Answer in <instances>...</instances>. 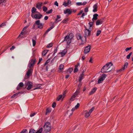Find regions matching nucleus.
<instances>
[{"instance_id":"16","label":"nucleus","mask_w":133,"mask_h":133,"mask_svg":"<svg viewBox=\"0 0 133 133\" xmlns=\"http://www.w3.org/2000/svg\"><path fill=\"white\" fill-rule=\"evenodd\" d=\"M32 69L31 68H30L27 71L26 73V75L28 77L30 76V75L32 74Z\"/></svg>"},{"instance_id":"58","label":"nucleus","mask_w":133,"mask_h":133,"mask_svg":"<svg viewBox=\"0 0 133 133\" xmlns=\"http://www.w3.org/2000/svg\"><path fill=\"white\" fill-rule=\"evenodd\" d=\"M88 11V8H85L84 10V11H85V12H87Z\"/></svg>"},{"instance_id":"15","label":"nucleus","mask_w":133,"mask_h":133,"mask_svg":"<svg viewBox=\"0 0 133 133\" xmlns=\"http://www.w3.org/2000/svg\"><path fill=\"white\" fill-rule=\"evenodd\" d=\"M79 93V92L78 91H77L70 98V100L71 101H74V98L77 95V94Z\"/></svg>"},{"instance_id":"39","label":"nucleus","mask_w":133,"mask_h":133,"mask_svg":"<svg viewBox=\"0 0 133 133\" xmlns=\"http://www.w3.org/2000/svg\"><path fill=\"white\" fill-rule=\"evenodd\" d=\"M32 42L33 46H34L36 45V41L35 40L32 39Z\"/></svg>"},{"instance_id":"44","label":"nucleus","mask_w":133,"mask_h":133,"mask_svg":"<svg viewBox=\"0 0 133 133\" xmlns=\"http://www.w3.org/2000/svg\"><path fill=\"white\" fill-rule=\"evenodd\" d=\"M68 21V19L67 18H66L65 19H64L62 21V22L64 23H66Z\"/></svg>"},{"instance_id":"29","label":"nucleus","mask_w":133,"mask_h":133,"mask_svg":"<svg viewBox=\"0 0 133 133\" xmlns=\"http://www.w3.org/2000/svg\"><path fill=\"white\" fill-rule=\"evenodd\" d=\"M84 76V75L83 73H82L80 75L79 77V81L81 82V80L83 79V77Z\"/></svg>"},{"instance_id":"45","label":"nucleus","mask_w":133,"mask_h":133,"mask_svg":"<svg viewBox=\"0 0 133 133\" xmlns=\"http://www.w3.org/2000/svg\"><path fill=\"white\" fill-rule=\"evenodd\" d=\"M63 5L65 7L68 6V4H67V2H66L65 1L63 2Z\"/></svg>"},{"instance_id":"28","label":"nucleus","mask_w":133,"mask_h":133,"mask_svg":"<svg viewBox=\"0 0 133 133\" xmlns=\"http://www.w3.org/2000/svg\"><path fill=\"white\" fill-rule=\"evenodd\" d=\"M94 9L93 11L94 12H96L97 11V6L96 4L95 5L93 6Z\"/></svg>"},{"instance_id":"57","label":"nucleus","mask_w":133,"mask_h":133,"mask_svg":"<svg viewBox=\"0 0 133 133\" xmlns=\"http://www.w3.org/2000/svg\"><path fill=\"white\" fill-rule=\"evenodd\" d=\"M54 4L55 5H56L57 6H58V3L57 2V1H56L55 2Z\"/></svg>"},{"instance_id":"17","label":"nucleus","mask_w":133,"mask_h":133,"mask_svg":"<svg viewBox=\"0 0 133 133\" xmlns=\"http://www.w3.org/2000/svg\"><path fill=\"white\" fill-rule=\"evenodd\" d=\"M64 13L65 14H67L68 15H70L71 13V11L69 9H67L66 10H64Z\"/></svg>"},{"instance_id":"47","label":"nucleus","mask_w":133,"mask_h":133,"mask_svg":"<svg viewBox=\"0 0 133 133\" xmlns=\"http://www.w3.org/2000/svg\"><path fill=\"white\" fill-rule=\"evenodd\" d=\"M52 9H51L50 10H48V11H47L46 12V13L47 14H50V13H51L52 12Z\"/></svg>"},{"instance_id":"41","label":"nucleus","mask_w":133,"mask_h":133,"mask_svg":"<svg viewBox=\"0 0 133 133\" xmlns=\"http://www.w3.org/2000/svg\"><path fill=\"white\" fill-rule=\"evenodd\" d=\"M48 9L47 7L45 6H43V10L44 12H46L47 10Z\"/></svg>"},{"instance_id":"51","label":"nucleus","mask_w":133,"mask_h":133,"mask_svg":"<svg viewBox=\"0 0 133 133\" xmlns=\"http://www.w3.org/2000/svg\"><path fill=\"white\" fill-rule=\"evenodd\" d=\"M27 131V130L26 129H24L21 132V133H26Z\"/></svg>"},{"instance_id":"18","label":"nucleus","mask_w":133,"mask_h":133,"mask_svg":"<svg viewBox=\"0 0 133 133\" xmlns=\"http://www.w3.org/2000/svg\"><path fill=\"white\" fill-rule=\"evenodd\" d=\"M67 51V49H64L62 52H60L59 54H61V57H63L65 55Z\"/></svg>"},{"instance_id":"23","label":"nucleus","mask_w":133,"mask_h":133,"mask_svg":"<svg viewBox=\"0 0 133 133\" xmlns=\"http://www.w3.org/2000/svg\"><path fill=\"white\" fill-rule=\"evenodd\" d=\"M61 16L60 15H57V18L55 19V23H57L58 22L61 21V20L60 19L59 20H58V19L61 18Z\"/></svg>"},{"instance_id":"21","label":"nucleus","mask_w":133,"mask_h":133,"mask_svg":"<svg viewBox=\"0 0 133 133\" xmlns=\"http://www.w3.org/2000/svg\"><path fill=\"white\" fill-rule=\"evenodd\" d=\"M98 16V15L97 14H95L94 15L92 19L93 21L94 20H96L97 19V17Z\"/></svg>"},{"instance_id":"49","label":"nucleus","mask_w":133,"mask_h":133,"mask_svg":"<svg viewBox=\"0 0 133 133\" xmlns=\"http://www.w3.org/2000/svg\"><path fill=\"white\" fill-rule=\"evenodd\" d=\"M50 61V59H48L46 62H45L44 65V66H45V65H46V64H47Z\"/></svg>"},{"instance_id":"32","label":"nucleus","mask_w":133,"mask_h":133,"mask_svg":"<svg viewBox=\"0 0 133 133\" xmlns=\"http://www.w3.org/2000/svg\"><path fill=\"white\" fill-rule=\"evenodd\" d=\"M93 22H90L89 24V29L91 30V28L92 26L93 25Z\"/></svg>"},{"instance_id":"63","label":"nucleus","mask_w":133,"mask_h":133,"mask_svg":"<svg viewBox=\"0 0 133 133\" xmlns=\"http://www.w3.org/2000/svg\"><path fill=\"white\" fill-rule=\"evenodd\" d=\"M57 49H55L54 51V53L53 54L54 55L55 53L57 52Z\"/></svg>"},{"instance_id":"64","label":"nucleus","mask_w":133,"mask_h":133,"mask_svg":"<svg viewBox=\"0 0 133 133\" xmlns=\"http://www.w3.org/2000/svg\"><path fill=\"white\" fill-rule=\"evenodd\" d=\"M83 12L82 10H81L80 11L78 14V15H81Z\"/></svg>"},{"instance_id":"50","label":"nucleus","mask_w":133,"mask_h":133,"mask_svg":"<svg viewBox=\"0 0 133 133\" xmlns=\"http://www.w3.org/2000/svg\"><path fill=\"white\" fill-rule=\"evenodd\" d=\"M76 4L77 5L80 6L82 5V3L81 2H77L76 3Z\"/></svg>"},{"instance_id":"3","label":"nucleus","mask_w":133,"mask_h":133,"mask_svg":"<svg viewBox=\"0 0 133 133\" xmlns=\"http://www.w3.org/2000/svg\"><path fill=\"white\" fill-rule=\"evenodd\" d=\"M44 131L48 132L50 131L51 130L50 123L48 122H46L43 127Z\"/></svg>"},{"instance_id":"61","label":"nucleus","mask_w":133,"mask_h":133,"mask_svg":"<svg viewBox=\"0 0 133 133\" xmlns=\"http://www.w3.org/2000/svg\"><path fill=\"white\" fill-rule=\"evenodd\" d=\"M42 60V58H39V61L38 63V64L40 63V62Z\"/></svg>"},{"instance_id":"59","label":"nucleus","mask_w":133,"mask_h":133,"mask_svg":"<svg viewBox=\"0 0 133 133\" xmlns=\"http://www.w3.org/2000/svg\"><path fill=\"white\" fill-rule=\"evenodd\" d=\"M36 113L35 112V113H33L32 114H31L30 115V116H34V115H35V114H36Z\"/></svg>"},{"instance_id":"48","label":"nucleus","mask_w":133,"mask_h":133,"mask_svg":"<svg viewBox=\"0 0 133 133\" xmlns=\"http://www.w3.org/2000/svg\"><path fill=\"white\" fill-rule=\"evenodd\" d=\"M77 38L78 39H81V36L80 34H79L77 36Z\"/></svg>"},{"instance_id":"54","label":"nucleus","mask_w":133,"mask_h":133,"mask_svg":"<svg viewBox=\"0 0 133 133\" xmlns=\"http://www.w3.org/2000/svg\"><path fill=\"white\" fill-rule=\"evenodd\" d=\"M56 105V104L55 102H54L52 104V106L53 108H55Z\"/></svg>"},{"instance_id":"35","label":"nucleus","mask_w":133,"mask_h":133,"mask_svg":"<svg viewBox=\"0 0 133 133\" xmlns=\"http://www.w3.org/2000/svg\"><path fill=\"white\" fill-rule=\"evenodd\" d=\"M64 65L63 64H61L59 66V70H62L63 69Z\"/></svg>"},{"instance_id":"22","label":"nucleus","mask_w":133,"mask_h":133,"mask_svg":"<svg viewBox=\"0 0 133 133\" xmlns=\"http://www.w3.org/2000/svg\"><path fill=\"white\" fill-rule=\"evenodd\" d=\"M54 27V25H52V26L50 27L46 31L44 34L46 35V34L48 33L50 31L51 29H52Z\"/></svg>"},{"instance_id":"8","label":"nucleus","mask_w":133,"mask_h":133,"mask_svg":"<svg viewBox=\"0 0 133 133\" xmlns=\"http://www.w3.org/2000/svg\"><path fill=\"white\" fill-rule=\"evenodd\" d=\"M8 2V0H0V8L5 7Z\"/></svg>"},{"instance_id":"9","label":"nucleus","mask_w":133,"mask_h":133,"mask_svg":"<svg viewBox=\"0 0 133 133\" xmlns=\"http://www.w3.org/2000/svg\"><path fill=\"white\" fill-rule=\"evenodd\" d=\"M35 23L38 25V27L39 28L41 29L43 28V24L41 23H40L39 20H37L36 22Z\"/></svg>"},{"instance_id":"12","label":"nucleus","mask_w":133,"mask_h":133,"mask_svg":"<svg viewBox=\"0 0 133 133\" xmlns=\"http://www.w3.org/2000/svg\"><path fill=\"white\" fill-rule=\"evenodd\" d=\"M90 45H88L86 46L84 51V53L85 54H87L88 53L90 50Z\"/></svg>"},{"instance_id":"2","label":"nucleus","mask_w":133,"mask_h":133,"mask_svg":"<svg viewBox=\"0 0 133 133\" xmlns=\"http://www.w3.org/2000/svg\"><path fill=\"white\" fill-rule=\"evenodd\" d=\"M73 36V34L72 33H71L68 36L67 35L65 37L63 41H65L67 44L69 45L71 43Z\"/></svg>"},{"instance_id":"56","label":"nucleus","mask_w":133,"mask_h":133,"mask_svg":"<svg viewBox=\"0 0 133 133\" xmlns=\"http://www.w3.org/2000/svg\"><path fill=\"white\" fill-rule=\"evenodd\" d=\"M15 48V47L14 46H12V47L10 48V50L11 51L12 50H13Z\"/></svg>"},{"instance_id":"55","label":"nucleus","mask_w":133,"mask_h":133,"mask_svg":"<svg viewBox=\"0 0 133 133\" xmlns=\"http://www.w3.org/2000/svg\"><path fill=\"white\" fill-rule=\"evenodd\" d=\"M95 109L94 107H92V108L89 111V112H90V113H91L92 111L94 110Z\"/></svg>"},{"instance_id":"1","label":"nucleus","mask_w":133,"mask_h":133,"mask_svg":"<svg viewBox=\"0 0 133 133\" xmlns=\"http://www.w3.org/2000/svg\"><path fill=\"white\" fill-rule=\"evenodd\" d=\"M113 64L111 62L108 63L102 68V72H107L110 71L112 69Z\"/></svg>"},{"instance_id":"13","label":"nucleus","mask_w":133,"mask_h":133,"mask_svg":"<svg viewBox=\"0 0 133 133\" xmlns=\"http://www.w3.org/2000/svg\"><path fill=\"white\" fill-rule=\"evenodd\" d=\"M42 3L38 2L36 4V7L39 9H41V7L42 5Z\"/></svg>"},{"instance_id":"5","label":"nucleus","mask_w":133,"mask_h":133,"mask_svg":"<svg viewBox=\"0 0 133 133\" xmlns=\"http://www.w3.org/2000/svg\"><path fill=\"white\" fill-rule=\"evenodd\" d=\"M107 77V75L105 74H103L99 77V78L98 81V83L99 84L102 83Z\"/></svg>"},{"instance_id":"26","label":"nucleus","mask_w":133,"mask_h":133,"mask_svg":"<svg viewBox=\"0 0 133 133\" xmlns=\"http://www.w3.org/2000/svg\"><path fill=\"white\" fill-rule=\"evenodd\" d=\"M36 9L34 7H33L31 10V14H34L35 13H36Z\"/></svg>"},{"instance_id":"38","label":"nucleus","mask_w":133,"mask_h":133,"mask_svg":"<svg viewBox=\"0 0 133 133\" xmlns=\"http://www.w3.org/2000/svg\"><path fill=\"white\" fill-rule=\"evenodd\" d=\"M132 52H130L129 55H128L127 56V58L128 59H130L131 56L132 54Z\"/></svg>"},{"instance_id":"60","label":"nucleus","mask_w":133,"mask_h":133,"mask_svg":"<svg viewBox=\"0 0 133 133\" xmlns=\"http://www.w3.org/2000/svg\"><path fill=\"white\" fill-rule=\"evenodd\" d=\"M48 18V17L47 16H46L44 18V19L45 20H47Z\"/></svg>"},{"instance_id":"7","label":"nucleus","mask_w":133,"mask_h":133,"mask_svg":"<svg viewBox=\"0 0 133 133\" xmlns=\"http://www.w3.org/2000/svg\"><path fill=\"white\" fill-rule=\"evenodd\" d=\"M85 29L84 30L85 37H86L88 36H90L91 35V30H89L86 28L85 27Z\"/></svg>"},{"instance_id":"4","label":"nucleus","mask_w":133,"mask_h":133,"mask_svg":"<svg viewBox=\"0 0 133 133\" xmlns=\"http://www.w3.org/2000/svg\"><path fill=\"white\" fill-rule=\"evenodd\" d=\"M31 15L33 18L36 19H40L43 17L42 15L38 11L36 12V13L34 14H31Z\"/></svg>"},{"instance_id":"25","label":"nucleus","mask_w":133,"mask_h":133,"mask_svg":"<svg viewBox=\"0 0 133 133\" xmlns=\"http://www.w3.org/2000/svg\"><path fill=\"white\" fill-rule=\"evenodd\" d=\"M29 25L25 27L23 29L22 31L21 32L19 35V36H21L23 35V33H24L25 31H24V30H26V29H27V28H28V27L29 26Z\"/></svg>"},{"instance_id":"40","label":"nucleus","mask_w":133,"mask_h":133,"mask_svg":"<svg viewBox=\"0 0 133 133\" xmlns=\"http://www.w3.org/2000/svg\"><path fill=\"white\" fill-rule=\"evenodd\" d=\"M20 93V92H18L17 93H16V94H14V95H12L11 97V98H14L15 97H16V96H17L18 94H19Z\"/></svg>"},{"instance_id":"31","label":"nucleus","mask_w":133,"mask_h":133,"mask_svg":"<svg viewBox=\"0 0 133 133\" xmlns=\"http://www.w3.org/2000/svg\"><path fill=\"white\" fill-rule=\"evenodd\" d=\"M48 51V50H44L42 52V55L43 56H45V55L47 53Z\"/></svg>"},{"instance_id":"6","label":"nucleus","mask_w":133,"mask_h":133,"mask_svg":"<svg viewBox=\"0 0 133 133\" xmlns=\"http://www.w3.org/2000/svg\"><path fill=\"white\" fill-rule=\"evenodd\" d=\"M25 85L27 89L29 90L32 87V83L30 81H28L25 83Z\"/></svg>"},{"instance_id":"20","label":"nucleus","mask_w":133,"mask_h":133,"mask_svg":"<svg viewBox=\"0 0 133 133\" xmlns=\"http://www.w3.org/2000/svg\"><path fill=\"white\" fill-rule=\"evenodd\" d=\"M96 88H94L90 92L89 94V95H91L94 94L95 93V92L96 91Z\"/></svg>"},{"instance_id":"33","label":"nucleus","mask_w":133,"mask_h":133,"mask_svg":"<svg viewBox=\"0 0 133 133\" xmlns=\"http://www.w3.org/2000/svg\"><path fill=\"white\" fill-rule=\"evenodd\" d=\"M35 130L33 129H31L30 130L29 133H35Z\"/></svg>"},{"instance_id":"36","label":"nucleus","mask_w":133,"mask_h":133,"mask_svg":"<svg viewBox=\"0 0 133 133\" xmlns=\"http://www.w3.org/2000/svg\"><path fill=\"white\" fill-rule=\"evenodd\" d=\"M62 97V95H60L57 98V101H59L61 99Z\"/></svg>"},{"instance_id":"52","label":"nucleus","mask_w":133,"mask_h":133,"mask_svg":"<svg viewBox=\"0 0 133 133\" xmlns=\"http://www.w3.org/2000/svg\"><path fill=\"white\" fill-rule=\"evenodd\" d=\"M90 112H87V113H86V116H89L90 114Z\"/></svg>"},{"instance_id":"24","label":"nucleus","mask_w":133,"mask_h":133,"mask_svg":"<svg viewBox=\"0 0 133 133\" xmlns=\"http://www.w3.org/2000/svg\"><path fill=\"white\" fill-rule=\"evenodd\" d=\"M102 23V21L101 19H100L97 20L96 22V24L97 25L101 24Z\"/></svg>"},{"instance_id":"14","label":"nucleus","mask_w":133,"mask_h":133,"mask_svg":"<svg viewBox=\"0 0 133 133\" xmlns=\"http://www.w3.org/2000/svg\"><path fill=\"white\" fill-rule=\"evenodd\" d=\"M24 84L22 82H21L18 84L17 87V90H18L21 89L23 86Z\"/></svg>"},{"instance_id":"46","label":"nucleus","mask_w":133,"mask_h":133,"mask_svg":"<svg viewBox=\"0 0 133 133\" xmlns=\"http://www.w3.org/2000/svg\"><path fill=\"white\" fill-rule=\"evenodd\" d=\"M53 44L52 43H50L48 44L47 46V48H49L52 46Z\"/></svg>"},{"instance_id":"10","label":"nucleus","mask_w":133,"mask_h":133,"mask_svg":"<svg viewBox=\"0 0 133 133\" xmlns=\"http://www.w3.org/2000/svg\"><path fill=\"white\" fill-rule=\"evenodd\" d=\"M128 63L127 62L125 63L124 64V66L122 67V68L119 70H117V72H121L123 71L124 69L126 68L127 66Z\"/></svg>"},{"instance_id":"30","label":"nucleus","mask_w":133,"mask_h":133,"mask_svg":"<svg viewBox=\"0 0 133 133\" xmlns=\"http://www.w3.org/2000/svg\"><path fill=\"white\" fill-rule=\"evenodd\" d=\"M80 104L79 103H77V105L75 106L74 108H72V110L73 111H74L75 109H77L79 107V106Z\"/></svg>"},{"instance_id":"62","label":"nucleus","mask_w":133,"mask_h":133,"mask_svg":"<svg viewBox=\"0 0 133 133\" xmlns=\"http://www.w3.org/2000/svg\"><path fill=\"white\" fill-rule=\"evenodd\" d=\"M68 1L67 2V4L69 5V4H70L71 3V2L70 0H67Z\"/></svg>"},{"instance_id":"37","label":"nucleus","mask_w":133,"mask_h":133,"mask_svg":"<svg viewBox=\"0 0 133 133\" xmlns=\"http://www.w3.org/2000/svg\"><path fill=\"white\" fill-rule=\"evenodd\" d=\"M101 31L100 30H98L96 34V36H98L100 34H101Z\"/></svg>"},{"instance_id":"27","label":"nucleus","mask_w":133,"mask_h":133,"mask_svg":"<svg viewBox=\"0 0 133 133\" xmlns=\"http://www.w3.org/2000/svg\"><path fill=\"white\" fill-rule=\"evenodd\" d=\"M51 108H49L46 109V112L45 114L46 115L47 114L50 113L51 111Z\"/></svg>"},{"instance_id":"34","label":"nucleus","mask_w":133,"mask_h":133,"mask_svg":"<svg viewBox=\"0 0 133 133\" xmlns=\"http://www.w3.org/2000/svg\"><path fill=\"white\" fill-rule=\"evenodd\" d=\"M42 130L43 128H41L38 130L36 133H41L42 131Z\"/></svg>"},{"instance_id":"11","label":"nucleus","mask_w":133,"mask_h":133,"mask_svg":"<svg viewBox=\"0 0 133 133\" xmlns=\"http://www.w3.org/2000/svg\"><path fill=\"white\" fill-rule=\"evenodd\" d=\"M35 59H32L31 60L28 65V67L29 68H31V67L33 66L35 63Z\"/></svg>"},{"instance_id":"42","label":"nucleus","mask_w":133,"mask_h":133,"mask_svg":"<svg viewBox=\"0 0 133 133\" xmlns=\"http://www.w3.org/2000/svg\"><path fill=\"white\" fill-rule=\"evenodd\" d=\"M6 25L5 23H2L0 25V28H3V26H5Z\"/></svg>"},{"instance_id":"53","label":"nucleus","mask_w":133,"mask_h":133,"mask_svg":"<svg viewBox=\"0 0 133 133\" xmlns=\"http://www.w3.org/2000/svg\"><path fill=\"white\" fill-rule=\"evenodd\" d=\"M131 47H130V48H127L125 49V50L126 51H127L128 50H130L131 49Z\"/></svg>"},{"instance_id":"43","label":"nucleus","mask_w":133,"mask_h":133,"mask_svg":"<svg viewBox=\"0 0 133 133\" xmlns=\"http://www.w3.org/2000/svg\"><path fill=\"white\" fill-rule=\"evenodd\" d=\"M78 69L77 68V67H75V68L74 69V72H76L78 71Z\"/></svg>"},{"instance_id":"19","label":"nucleus","mask_w":133,"mask_h":133,"mask_svg":"<svg viewBox=\"0 0 133 133\" xmlns=\"http://www.w3.org/2000/svg\"><path fill=\"white\" fill-rule=\"evenodd\" d=\"M72 111H73L72 110H68L67 111L66 116H70L72 114Z\"/></svg>"}]
</instances>
